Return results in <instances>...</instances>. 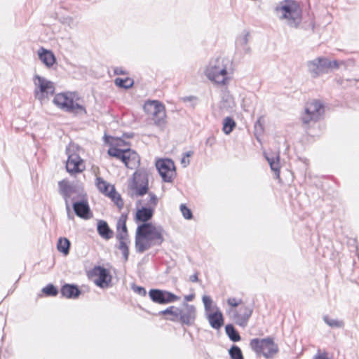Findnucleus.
Masks as SVG:
<instances>
[{
    "instance_id": "obj_1",
    "label": "nucleus",
    "mask_w": 359,
    "mask_h": 359,
    "mask_svg": "<svg viewBox=\"0 0 359 359\" xmlns=\"http://www.w3.org/2000/svg\"><path fill=\"white\" fill-rule=\"evenodd\" d=\"M154 214V210L151 207H142L136 212L135 222H142L136 229L135 237V245L137 253H143L154 246H161L164 241L163 228L149 222Z\"/></svg>"
},
{
    "instance_id": "obj_2",
    "label": "nucleus",
    "mask_w": 359,
    "mask_h": 359,
    "mask_svg": "<svg viewBox=\"0 0 359 359\" xmlns=\"http://www.w3.org/2000/svg\"><path fill=\"white\" fill-rule=\"evenodd\" d=\"M273 12L290 27L297 28L302 21V9L294 0H283L274 7Z\"/></svg>"
},
{
    "instance_id": "obj_3",
    "label": "nucleus",
    "mask_w": 359,
    "mask_h": 359,
    "mask_svg": "<svg viewBox=\"0 0 359 359\" xmlns=\"http://www.w3.org/2000/svg\"><path fill=\"white\" fill-rule=\"evenodd\" d=\"M231 63L230 60L224 57L212 59L205 69V76L217 84L224 85L228 79L227 68Z\"/></svg>"
},
{
    "instance_id": "obj_4",
    "label": "nucleus",
    "mask_w": 359,
    "mask_h": 359,
    "mask_svg": "<svg viewBox=\"0 0 359 359\" xmlns=\"http://www.w3.org/2000/svg\"><path fill=\"white\" fill-rule=\"evenodd\" d=\"M53 104L61 110L74 114L87 113L84 106L74 101V93L71 92L60 93L55 95Z\"/></svg>"
},
{
    "instance_id": "obj_5",
    "label": "nucleus",
    "mask_w": 359,
    "mask_h": 359,
    "mask_svg": "<svg viewBox=\"0 0 359 359\" xmlns=\"http://www.w3.org/2000/svg\"><path fill=\"white\" fill-rule=\"evenodd\" d=\"M249 345L256 354H262L267 359L272 358L279 351L278 344L274 342L271 337L252 339Z\"/></svg>"
},
{
    "instance_id": "obj_6",
    "label": "nucleus",
    "mask_w": 359,
    "mask_h": 359,
    "mask_svg": "<svg viewBox=\"0 0 359 359\" xmlns=\"http://www.w3.org/2000/svg\"><path fill=\"white\" fill-rule=\"evenodd\" d=\"M308 71L313 78L318 77L320 74H327L332 69H337L339 65L337 60H330L324 57H318L306 63Z\"/></svg>"
},
{
    "instance_id": "obj_7",
    "label": "nucleus",
    "mask_w": 359,
    "mask_h": 359,
    "mask_svg": "<svg viewBox=\"0 0 359 359\" xmlns=\"http://www.w3.org/2000/svg\"><path fill=\"white\" fill-rule=\"evenodd\" d=\"M324 113L323 104L320 100H314L306 104L301 119L303 124L308 125L311 122L320 121L323 118Z\"/></svg>"
},
{
    "instance_id": "obj_8",
    "label": "nucleus",
    "mask_w": 359,
    "mask_h": 359,
    "mask_svg": "<svg viewBox=\"0 0 359 359\" xmlns=\"http://www.w3.org/2000/svg\"><path fill=\"white\" fill-rule=\"evenodd\" d=\"M58 187L59 192L65 201V205L67 212L70 211L69 201L71 200L73 202L76 198L74 196H73L74 194H77L78 197L83 198L84 196L83 194V190L80 189L79 187L71 184L65 180L59 182Z\"/></svg>"
},
{
    "instance_id": "obj_9",
    "label": "nucleus",
    "mask_w": 359,
    "mask_h": 359,
    "mask_svg": "<svg viewBox=\"0 0 359 359\" xmlns=\"http://www.w3.org/2000/svg\"><path fill=\"white\" fill-rule=\"evenodd\" d=\"M34 85L36 86L34 90L35 97L41 101L53 95L55 92L54 83L39 75H35L34 78Z\"/></svg>"
},
{
    "instance_id": "obj_10",
    "label": "nucleus",
    "mask_w": 359,
    "mask_h": 359,
    "mask_svg": "<svg viewBox=\"0 0 359 359\" xmlns=\"http://www.w3.org/2000/svg\"><path fill=\"white\" fill-rule=\"evenodd\" d=\"M144 109L153 115V120L155 125L163 127L165 124V106L158 100L149 101L144 105Z\"/></svg>"
},
{
    "instance_id": "obj_11",
    "label": "nucleus",
    "mask_w": 359,
    "mask_h": 359,
    "mask_svg": "<svg viewBox=\"0 0 359 359\" xmlns=\"http://www.w3.org/2000/svg\"><path fill=\"white\" fill-rule=\"evenodd\" d=\"M133 183L130 188L135 191V196H142L148 193L149 191V182L147 173L145 170H137L134 175Z\"/></svg>"
},
{
    "instance_id": "obj_12",
    "label": "nucleus",
    "mask_w": 359,
    "mask_h": 359,
    "mask_svg": "<svg viewBox=\"0 0 359 359\" xmlns=\"http://www.w3.org/2000/svg\"><path fill=\"white\" fill-rule=\"evenodd\" d=\"M196 318V309L192 304H183L182 306L177 309V322L182 325L191 326L194 324Z\"/></svg>"
},
{
    "instance_id": "obj_13",
    "label": "nucleus",
    "mask_w": 359,
    "mask_h": 359,
    "mask_svg": "<svg viewBox=\"0 0 359 359\" xmlns=\"http://www.w3.org/2000/svg\"><path fill=\"white\" fill-rule=\"evenodd\" d=\"M156 167L163 182H172L176 172L175 163L172 160L168 158L158 160L156 163Z\"/></svg>"
},
{
    "instance_id": "obj_14",
    "label": "nucleus",
    "mask_w": 359,
    "mask_h": 359,
    "mask_svg": "<svg viewBox=\"0 0 359 359\" xmlns=\"http://www.w3.org/2000/svg\"><path fill=\"white\" fill-rule=\"evenodd\" d=\"M149 296L154 302L159 304L172 303L179 299V297L175 294L159 289H151Z\"/></svg>"
},
{
    "instance_id": "obj_15",
    "label": "nucleus",
    "mask_w": 359,
    "mask_h": 359,
    "mask_svg": "<svg viewBox=\"0 0 359 359\" xmlns=\"http://www.w3.org/2000/svg\"><path fill=\"white\" fill-rule=\"evenodd\" d=\"M67 154L68 158L66 162V170L71 175H76L81 172L85 170V165L83 159L76 153H69L68 149H67Z\"/></svg>"
},
{
    "instance_id": "obj_16",
    "label": "nucleus",
    "mask_w": 359,
    "mask_h": 359,
    "mask_svg": "<svg viewBox=\"0 0 359 359\" xmlns=\"http://www.w3.org/2000/svg\"><path fill=\"white\" fill-rule=\"evenodd\" d=\"M93 276H97L95 283L100 287H106L111 281V276L109 271L103 266H95L91 271Z\"/></svg>"
},
{
    "instance_id": "obj_17",
    "label": "nucleus",
    "mask_w": 359,
    "mask_h": 359,
    "mask_svg": "<svg viewBox=\"0 0 359 359\" xmlns=\"http://www.w3.org/2000/svg\"><path fill=\"white\" fill-rule=\"evenodd\" d=\"M253 312L251 305H242L238 311H235L233 318L236 323L241 327H245Z\"/></svg>"
},
{
    "instance_id": "obj_18",
    "label": "nucleus",
    "mask_w": 359,
    "mask_h": 359,
    "mask_svg": "<svg viewBox=\"0 0 359 359\" xmlns=\"http://www.w3.org/2000/svg\"><path fill=\"white\" fill-rule=\"evenodd\" d=\"M72 207L74 213L80 218L89 219L93 217V213L86 199H82L80 201H73Z\"/></svg>"
},
{
    "instance_id": "obj_19",
    "label": "nucleus",
    "mask_w": 359,
    "mask_h": 359,
    "mask_svg": "<svg viewBox=\"0 0 359 359\" xmlns=\"http://www.w3.org/2000/svg\"><path fill=\"white\" fill-rule=\"evenodd\" d=\"M123 155L125 158H120V160L125 164L126 167L129 169L135 168L139 165L140 159L139 155L134 151L128 149H124Z\"/></svg>"
},
{
    "instance_id": "obj_20",
    "label": "nucleus",
    "mask_w": 359,
    "mask_h": 359,
    "mask_svg": "<svg viewBox=\"0 0 359 359\" xmlns=\"http://www.w3.org/2000/svg\"><path fill=\"white\" fill-rule=\"evenodd\" d=\"M60 294L62 297L74 299L80 296L81 291L76 285L65 283L60 289Z\"/></svg>"
},
{
    "instance_id": "obj_21",
    "label": "nucleus",
    "mask_w": 359,
    "mask_h": 359,
    "mask_svg": "<svg viewBox=\"0 0 359 359\" xmlns=\"http://www.w3.org/2000/svg\"><path fill=\"white\" fill-rule=\"evenodd\" d=\"M127 218V214H122L116 222V238L117 240H124L129 237L126 226Z\"/></svg>"
},
{
    "instance_id": "obj_22",
    "label": "nucleus",
    "mask_w": 359,
    "mask_h": 359,
    "mask_svg": "<svg viewBox=\"0 0 359 359\" xmlns=\"http://www.w3.org/2000/svg\"><path fill=\"white\" fill-rule=\"evenodd\" d=\"M207 318L210 326L214 329L219 330L224 325L222 313L218 309L215 312L209 313Z\"/></svg>"
},
{
    "instance_id": "obj_23",
    "label": "nucleus",
    "mask_w": 359,
    "mask_h": 359,
    "mask_svg": "<svg viewBox=\"0 0 359 359\" xmlns=\"http://www.w3.org/2000/svg\"><path fill=\"white\" fill-rule=\"evenodd\" d=\"M38 54L39 59L48 67H52L56 62L55 57L50 50L41 48Z\"/></svg>"
},
{
    "instance_id": "obj_24",
    "label": "nucleus",
    "mask_w": 359,
    "mask_h": 359,
    "mask_svg": "<svg viewBox=\"0 0 359 359\" xmlns=\"http://www.w3.org/2000/svg\"><path fill=\"white\" fill-rule=\"evenodd\" d=\"M98 234L106 240L111 238L114 236L113 231L109 226L107 222L104 220H99L97 225Z\"/></svg>"
},
{
    "instance_id": "obj_25",
    "label": "nucleus",
    "mask_w": 359,
    "mask_h": 359,
    "mask_svg": "<svg viewBox=\"0 0 359 359\" xmlns=\"http://www.w3.org/2000/svg\"><path fill=\"white\" fill-rule=\"evenodd\" d=\"M265 157L270 165L271 170L274 172L277 177H279L280 169L279 154H277L276 155L272 154L271 156L266 154Z\"/></svg>"
},
{
    "instance_id": "obj_26",
    "label": "nucleus",
    "mask_w": 359,
    "mask_h": 359,
    "mask_svg": "<svg viewBox=\"0 0 359 359\" xmlns=\"http://www.w3.org/2000/svg\"><path fill=\"white\" fill-rule=\"evenodd\" d=\"M70 241L67 238H60L57 241V250L62 252L64 255H67L69 253Z\"/></svg>"
},
{
    "instance_id": "obj_27",
    "label": "nucleus",
    "mask_w": 359,
    "mask_h": 359,
    "mask_svg": "<svg viewBox=\"0 0 359 359\" xmlns=\"http://www.w3.org/2000/svg\"><path fill=\"white\" fill-rule=\"evenodd\" d=\"M118 244L116 245L121 252L125 262L128 260L129 257V248L128 243H130L129 238L124 240H118Z\"/></svg>"
},
{
    "instance_id": "obj_28",
    "label": "nucleus",
    "mask_w": 359,
    "mask_h": 359,
    "mask_svg": "<svg viewBox=\"0 0 359 359\" xmlns=\"http://www.w3.org/2000/svg\"><path fill=\"white\" fill-rule=\"evenodd\" d=\"M107 196L111 198L112 201L116 204L120 210L123 208V201L121 195L116 191L114 187H111V190L109 191V195Z\"/></svg>"
},
{
    "instance_id": "obj_29",
    "label": "nucleus",
    "mask_w": 359,
    "mask_h": 359,
    "mask_svg": "<svg viewBox=\"0 0 359 359\" xmlns=\"http://www.w3.org/2000/svg\"><path fill=\"white\" fill-rule=\"evenodd\" d=\"M225 331L231 341L237 342L241 340V336L232 324H228L225 327Z\"/></svg>"
},
{
    "instance_id": "obj_30",
    "label": "nucleus",
    "mask_w": 359,
    "mask_h": 359,
    "mask_svg": "<svg viewBox=\"0 0 359 359\" xmlns=\"http://www.w3.org/2000/svg\"><path fill=\"white\" fill-rule=\"evenodd\" d=\"M96 186L99 191L106 196L109 195L111 187H112L100 177L96 178Z\"/></svg>"
},
{
    "instance_id": "obj_31",
    "label": "nucleus",
    "mask_w": 359,
    "mask_h": 359,
    "mask_svg": "<svg viewBox=\"0 0 359 359\" xmlns=\"http://www.w3.org/2000/svg\"><path fill=\"white\" fill-rule=\"evenodd\" d=\"M236 124L235 121L229 116L226 117L223 121L222 130L224 134H230L235 128Z\"/></svg>"
},
{
    "instance_id": "obj_32",
    "label": "nucleus",
    "mask_w": 359,
    "mask_h": 359,
    "mask_svg": "<svg viewBox=\"0 0 359 359\" xmlns=\"http://www.w3.org/2000/svg\"><path fill=\"white\" fill-rule=\"evenodd\" d=\"M323 320L332 328H343L344 327V322L342 320L334 319L328 316H324Z\"/></svg>"
},
{
    "instance_id": "obj_33",
    "label": "nucleus",
    "mask_w": 359,
    "mask_h": 359,
    "mask_svg": "<svg viewBox=\"0 0 359 359\" xmlns=\"http://www.w3.org/2000/svg\"><path fill=\"white\" fill-rule=\"evenodd\" d=\"M114 83L117 86H118L120 88H123L124 89H128V88H130L133 86L134 81L129 77H126L125 79L118 77L114 80Z\"/></svg>"
},
{
    "instance_id": "obj_34",
    "label": "nucleus",
    "mask_w": 359,
    "mask_h": 359,
    "mask_svg": "<svg viewBox=\"0 0 359 359\" xmlns=\"http://www.w3.org/2000/svg\"><path fill=\"white\" fill-rule=\"evenodd\" d=\"M178 307H175L174 306H169L166 309L161 311L159 312V315H167L169 314L171 316L167 318V320H169L172 322H177V312Z\"/></svg>"
},
{
    "instance_id": "obj_35",
    "label": "nucleus",
    "mask_w": 359,
    "mask_h": 359,
    "mask_svg": "<svg viewBox=\"0 0 359 359\" xmlns=\"http://www.w3.org/2000/svg\"><path fill=\"white\" fill-rule=\"evenodd\" d=\"M231 359H244L241 349L236 345H232L229 350Z\"/></svg>"
},
{
    "instance_id": "obj_36",
    "label": "nucleus",
    "mask_w": 359,
    "mask_h": 359,
    "mask_svg": "<svg viewBox=\"0 0 359 359\" xmlns=\"http://www.w3.org/2000/svg\"><path fill=\"white\" fill-rule=\"evenodd\" d=\"M250 33L247 31H244L236 41V46L238 48L248 45L249 41Z\"/></svg>"
},
{
    "instance_id": "obj_37",
    "label": "nucleus",
    "mask_w": 359,
    "mask_h": 359,
    "mask_svg": "<svg viewBox=\"0 0 359 359\" xmlns=\"http://www.w3.org/2000/svg\"><path fill=\"white\" fill-rule=\"evenodd\" d=\"M42 292L49 297H55L58 294V290L53 284H48L42 289Z\"/></svg>"
},
{
    "instance_id": "obj_38",
    "label": "nucleus",
    "mask_w": 359,
    "mask_h": 359,
    "mask_svg": "<svg viewBox=\"0 0 359 359\" xmlns=\"http://www.w3.org/2000/svg\"><path fill=\"white\" fill-rule=\"evenodd\" d=\"M123 151L124 149H121L116 147H110L108 149L107 153L110 156L116 157V158L120 159L122 158H125Z\"/></svg>"
},
{
    "instance_id": "obj_39",
    "label": "nucleus",
    "mask_w": 359,
    "mask_h": 359,
    "mask_svg": "<svg viewBox=\"0 0 359 359\" xmlns=\"http://www.w3.org/2000/svg\"><path fill=\"white\" fill-rule=\"evenodd\" d=\"M149 200L146 203V205H147V207H151V208H153L154 209L155 207L157 205V203H158L157 196H156L155 194H154L152 192H149Z\"/></svg>"
},
{
    "instance_id": "obj_40",
    "label": "nucleus",
    "mask_w": 359,
    "mask_h": 359,
    "mask_svg": "<svg viewBox=\"0 0 359 359\" xmlns=\"http://www.w3.org/2000/svg\"><path fill=\"white\" fill-rule=\"evenodd\" d=\"M180 210L182 212V214L183 217L187 219H190L192 218L193 215L189 208L187 207L185 204H182L180 205Z\"/></svg>"
},
{
    "instance_id": "obj_41",
    "label": "nucleus",
    "mask_w": 359,
    "mask_h": 359,
    "mask_svg": "<svg viewBox=\"0 0 359 359\" xmlns=\"http://www.w3.org/2000/svg\"><path fill=\"white\" fill-rule=\"evenodd\" d=\"M205 311H209L211 309L212 300L210 297L204 295L202 298Z\"/></svg>"
},
{
    "instance_id": "obj_42",
    "label": "nucleus",
    "mask_w": 359,
    "mask_h": 359,
    "mask_svg": "<svg viewBox=\"0 0 359 359\" xmlns=\"http://www.w3.org/2000/svg\"><path fill=\"white\" fill-rule=\"evenodd\" d=\"M131 288L134 291V292L138 294L140 296L144 297L147 294L145 288L142 286H138L135 284H133Z\"/></svg>"
},
{
    "instance_id": "obj_43",
    "label": "nucleus",
    "mask_w": 359,
    "mask_h": 359,
    "mask_svg": "<svg viewBox=\"0 0 359 359\" xmlns=\"http://www.w3.org/2000/svg\"><path fill=\"white\" fill-rule=\"evenodd\" d=\"M181 100L184 102H191V107L192 108H194L195 107V105L196 104V101L197 100V98L194 96H187V97H182Z\"/></svg>"
},
{
    "instance_id": "obj_44",
    "label": "nucleus",
    "mask_w": 359,
    "mask_h": 359,
    "mask_svg": "<svg viewBox=\"0 0 359 359\" xmlns=\"http://www.w3.org/2000/svg\"><path fill=\"white\" fill-rule=\"evenodd\" d=\"M241 299H237L234 297L229 298L227 299L228 304L232 307H237L239 304H241Z\"/></svg>"
},
{
    "instance_id": "obj_45",
    "label": "nucleus",
    "mask_w": 359,
    "mask_h": 359,
    "mask_svg": "<svg viewBox=\"0 0 359 359\" xmlns=\"http://www.w3.org/2000/svg\"><path fill=\"white\" fill-rule=\"evenodd\" d=\"M114 73L116 75H126L127 72L123 69L122 67H117L114 69Z\"/></svg>"
},
{
    "instance_id": "obj_46",
    "label": "nucleus",
    "mask_w": 359,
    "mask_h": 359,
    "mask_svg": "<svg viewBox=\"0 0 359 359\" xmlns=\"http://www.w3.org/2000/svg\"><path fill=\"white\" fill-rule=\"evenodd\" d=\"M238 49H241V51H243V53L245 55H248V54H250L251 53V48L248 45H245L244 46H241V47H239L238 48Z\"/></svg>"
},
{
    "instance_id": "obj_47",
    "label": "nucleus",
    "mask_w": 359,
    "mask_h": 359,
    "mask_svg": "<svg viewBox=\"0 0 359 359\" xmlns=\"http://www.w3.org/2000/svg\"><path fill=\"white\" fill-rule=\"evenodd\" d=\"M189 280L190 281L193 282V283H196L198 281V273L196 272L194 274H193L192 276H190L189 278Z\"/></svg>"
},
{
    "instance_id": "obj_48",
    "label": "nucleus",
    "mask_w": 359,
    "mask_h": 359,
    "mask_svg": "<svg viewBox=\"0 0 359 359\" xmlns=\"http://www.w3.org/2000/svg\"><path fill=\"white\" fill-rule=\"evenodd\" d=\"M181 163L182 164L183 167L186 168L189 165L190 161L189 159H186V157L183 156L181 160Z\"/></svg>"
},
{
    "instance_id": "obj_49",
    "label": "nucleus",
    "mask_w": 359,
    "mask_h": 359,
    "mask_svg": "<svg viewBox=\"0 0 359 359\" xmlns=\"http://www.w3.org/2000/svg\"><path fill=\"white\" fill-rule=\"evenodd\" d=\"M213 143H214V138L211 137H208L205 142L206 144H210V146H212Z\"/></svg>"
},
{
    "instance_id": "obj_50",
    "label": "nucleus",
    "mask_w": 359,
    "mask_h": 359,
    "mask_svg": "<svg viewBox=\"0 0 359 359\" xmlns=\"http://www.w3.org/2000/svg\"><path fill=\"white\" fill-rule=\"evenodd\" d=\"M193 154H194V152L192 151H187V152L184 154V156L186 157V158L187 157H190V156H191L193 155Z\"/></svg>"
},
{
    "instance_id": "obj_51",
    "label": "nucleus",
    "mask_w": 359,
    "mask_h": 359,
    "mask_svg": "<svg viewBox=\"0 0 359 359\" xmlns=\"http://www.w3.org/2000/svg\"><path fill=\"white\" fill-rule=\"evenodd\" d=\"M231 100H232V99H231V97H229V96H228V97H226V98L223 97V99H222V102H230L231 101Z\"/></svg>"
},
{
    "instance_id": "obj_52",
    "label": "nucleus",
    "mask_w": 359,
    "mask_h": 359,
    "mask_svg": "<svg viewBox=\"0 0 359 359\" xmlns=\"http://www.w3.org/2000/svg\"><path fill=\"white\" fill-rule=\"evenodd\" d=\"M258 126L261 128V130H262V125H261V123H260V120H258V121L255 123V128H257Z\"/></svg>"
},
{
    "instance_id": "obj_53",
    "label": "nucleus",
    "mask_w": 359,
    "mask_h": 359,
    "mask_svg": "<svg viewBox=\"0 0 359 359\" xmlns=\"http://www.w3.org/2000/svg\"><path fill=\"white\" fill-rule=\"evenodd\" d=\"M185 299L187 300V301H191L192 299H193V295H188V296H186L185 297Z\"/></svg>"
},
{
    "instance_id": "obj_54",
    "label": "nucleus",
    "mask_w": 359,
    "mask_h": 359,
    "mask_svg": "<svg viewBox=\"0 0 359 359\" xmlns=\"http://www.w3.org/2000/svg\"><path fill=\"white\" fill-rule=\"evenodd\" d=\"M66 20L68 21L69 25H70L71 23L73 22V19L72 18H67Z\"/></svg>"
},
{
    "instance_id": "obj_55",
    "label": "nucleus",
    "mask_w": 359,
    "mask_h": 359,
    "mask_svg": "<svg viewBox=\"0 0 359 359\" xmlns=\"http://www.w3.org/2000/svg\"><path fill=\"white\" fill-rule=\"evenodd\" d=\"M140 203H141V201H138L136 204H137V205H138Z\"/></svg>"
}]
</instances>
